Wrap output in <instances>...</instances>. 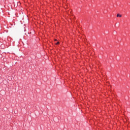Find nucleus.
I'll use <instances>...</instances> for the list:
<instances>
[{
    "instance_id": "nucleus-2",
    "label": "nucleus",
    "mask_w": 130,
    "mask_h": 130,
    "mask_svg": "<svg viewBox=\"0 0 130 130\" xmlns=\"http://www.w3.org/2000/svg\"><path fill=\"white\" fill-rule=\"evenodd\" d=\"M58 44H59V42H57L56 43V45H58Z\"/></svg>"
},
{
    "instance_id": "nucleus-1",
    "label": "nucleus",
    "mask_w": 130,
    "mask_h": 130,
    "mask_svg": "<svg viewBox=\"0 0 130 130\" xmlns=\"http://www.w3.org/2000/svg\"><path fill=\"white\" fill-rule=\"evenodd\" d=\"M117 17H121V15H120V14H118L117 15Z\"/></svg>"
},
{
    "instance_id": "nucleus-3",
    "label": "nucleus",
    "mask_w": 130,
    "mask_h": 130,
    "mask_svg": "<svg viewBox=\"0 0 130 130\" xmlns=\"http://www.w3.org/2000/svg\"><path fill=\"white\" fill-rule=\"evenodd\" d=\"M55 41H57V40H56V39H55Z\"/></svg>"
}]
</instances>
